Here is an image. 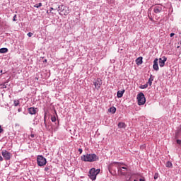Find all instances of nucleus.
Returning a JSON list of instances; mask_svg holds the SVG:
<instances>
[{
    "instance_id": "f257e3e1",
    "label": "nucleus",
    "mask_w": 181,
    "mask_h": 181,
    "mask_svg": "<svg viewBox=\"0 0 181 181\" xmlns=\"http://www.w3.org/2000/svg\"><path fill=\"white\" fill-rule=\"evenodd\" d=\"M98 159L100 158L95 153H87L81 157V160L83 162H97Z\"/></svg>"
},
{
    "instance_id": "f03ea898",
    "label": "nucleus",
    "mask_w": 181,
    "mask_h": 181,
    "mask_svg": "<svg viewBox=\"0 0 181 181\" xmlns=\"http://www.w3.org/2000/svg\"><path fill=\"white\" fill-rule=\"evenodd\" d=\"M101 172L100 169L91 168L89 170L88 177L91 179V180H95L97 179V175H98Z\"/></svg>"
},
{
    "instance_id": "7ed1b4c3",
    "label": "nucleus",
    "mask_w": 181,
    "mask_h": 181,
    "mask_svg": "<svg viewBox=\"0 0 181 181\" xmlns=\"http://www.w3.org/2000/svg\"><path fill=\"white\" fill-rule=\"evenodd\" d=\"M137 101L139 105H144V104L146 103V99L145 98L144 93L141 92L137 95Z\"/></svg>"
},
{
    "instance_id": "20e7f679",
    "label": "nucleus",
    "mask_w": 181,
    "mask_h": 181,
    "mask_svg": "<svg viewBox=\"0 0 181 181\" xmlns=\"http://www.w3.org/2000/svg\"><path fill=\"white\" fill-rule=\"evenodd\" d=\"M37 163L38 166H45L47 163V160L43 156H37Z\"/></svg>"
},
{
    "instance_id": "39448f33",
    "label": "nucleus",
    "mask_w": 181,
    "mask_h": 181,
    "mask_svg": "<svg viewBox=\"0 0 181 181\" xmlns=\"http://www.w3.org/2000/svg\"><path fill=\"white\" fill-rule=\"evenodd\" d=\"M1 155L3 158L5 159V160H10L12 158V153H11L9 151L6 150H3L1 151Z\"/></svg>"
},
{
    "instance_id": "423d86ee",
    "label": "nucleus",
    "mask_w": 181,
    "mask_h": 181,
    "mask_svg": "<svg viewBox=\"0 0 181 181\" xmlns=\"http://www.w3.org/2000/svg\"><path fill=\"white\" fill-rule=\"evenodd\" d=\"M102 84L103 82L100 78H98L95 81L93 82V85L95 86L96 90H100V87H101Z\"/></svg>"
},
{
    "instance_id": "0eeeda50",
    "label": "nucleus",
    "mask_w": 181,
    "mask_h": 181,
    "mask_svg": "<svg viewBox=\"0 0 181 181\" xmlns=\"http://www.w3.org/2000/svg\"><path fill=\"white\" fill-rule=\"evenodd\" d=\"M154 13H160L162 12V5L158 4L153 8Z\"/></svg>"
},
{
    "instance_id": "6e6552de",
    "label": "nucleus",
    "mask_w": 181,
    "mask_h": 181,
    "mask_svg": "<svg viewBox=\"0 0 181 181\" xmlns=\"http://www.w3.org/2000/svg\"><path fill=\"white\" fill-rule=\"evenodd\" d=\"M117 170L119 173H121V175H125V173L127 172V170H128V168H127V167L118 165Z\"/></svg>"
},
{
    "instance_id": "1a4fd4ad",
    "label": "nucleus",
    "mask_w": 181,
    "mask_h": 181,
    "mask_svg": "<svg viewBox=\"0 0 181 181\" xmlns=\"http://www.w3.org/2000/svg\"><path fill=\"white\" fill-rule=\"evenodd\" d=\"M158 62H159V59L158 58H156L153 61V69L156 71H158L159 70V65L158 64Z\"/></svg>"
},
{
    "instance_id": "9d476101",
    "label": "nucleus",
    "mask_w": 181,
    "mask_h": 181,
    "mask_svg": "<svg viewBox=\"0 0 181 181\" xmlns=\"http://www.w3.org/2000/svg\"><path fill=\"white\" fill-rule=\"evenodd\" d=\"M168 60L166 57H163L159 59V66L160 67H163L165 66V62Z\"/></svg>"
},
{
    "instance_id": "9b49d317",
    "label": "nucleus",
    "mask_w": 181,
    "mask_h": 181,
    "mask_svg": "<svg viewBox=\"0 0 181 181\" xmlns=\"http://www.w3.org/2000/svg\"><path fill=\"white\" fill-rule=\"evenodd\" d=\"M28 112L31 115H35L37 112V108L36 107H29Z\"/></svg>"
},
{
    "instance_id": "f8f14e48",
    "label": "nucleus",
    "mask_w": 181,
    "mask_h": 181,
    "mask_svg": "<svg viewBox=\"0 0 181 181\" xmlns=\"http://www.w3.org/2000/svg\"><path fill=\"white\" fill-rule=\"evenodd\" d=\"M124 93H125V90H118L117 93V98H121L124 95Z\"/></svg>"
},
{
    "instance_id": "ddd939ff",
    "label": "nucleus",
    "mask_w": 181,
    "mask_h": 181,
    "mask_svg": "<svg viewBox=\"0 0 181 181\" xmlns=\"http://www.w3.org/2000/svg\"><path fill=\"white\" fill-rule=\"evenodd\" d=\"M67 9V6L64 5H61L58 7V11H60V12H64Z\"/></svg>"
},
{
    "instance_id": "4468645a",
    "label": "nucleus",
    "mask_w": 181,
    "mask_h": 181,
    "mask_svg": "<svg viewBox=\"0 0 181 181\" xmlns=\"http://www.w3.org/2000/svg\"><path fill=\"white\" fill-rule=\"evenodd\" d=\"M142 57H139L136 59V64L139 65V64H142L143 61H142Z\"/></svg>"
},
{
    "instance_id": "2eb2a0df",
    "label": "nucleus",
    "mask_w": 181,
    "mask_h": 181,
    "mask_svg": "<svg viewBox=\"0 0 181 181\" xmlns=\"http://www.w3.org/2000/svg\"><path fill=\"white\" fill-rule=\"evenodd\" d=\"M109 111L112 114H115V112H117V108L115 107H112L109 109Z\"/></svg>"
},
{
    "instance_id": "dca6fc26",
    "label": "nucleus",
    "mask_w": 181,
    "mask_h": 181,
    "mask_svg": "<svg viewBox=\"0 0 181 181\" xmlns=\"http://www.w3.org/2000/svg\"><path fill=\"white\" fill-rule=\"evenodd\" d=\"M166 168H173V164H172V162L167 161L165 163Z\"/></svg>"
},
{
    "instance_id": "f3484780",
    "label": "nucleus",
    "mask_w": 181,
    "mask_h": 181,
    "mask_svg": "<svg viewBox=\"0 0 181 181\" xmlns=\"http://www.w3.org/2000/svg\"><path fill=\"white\" fill-rule=\"evenodd\" d=\"M0 53L4 54V53H8V48H1L0 49Z\"/></svg>"
},
{
    "instance_id": "a211bd4d",
    "label": "nucleus",
    "mask_w": 181,
    "mask_h": 181,
    "mask_svg": "<svg viewBox=\"0 0 181 181\" xmlns=\"http://www.w3.org/2000/svg\"><path fill=\"white\" fill-rule=\"evenodd\" d=\"M152 81H153V78H152V75H151V77L147 82L148 86H152Z\"/></svg>"
},
{
    "instance_id": "6ab92c4d",
    "label": "nucleus",
    "mask_w": 181,
    "mask_h": 181,
    "mask_svg": "<svg viewBox=\"0 0 181 181\" xmlns=\"http://www.w3.org/2000/svg\"><path fill=\"white\" fill-rule=\"evenodd\" d=\"M62 13H64V15H65V16H66V15L68 13H70V10L69 9V7H67V8L66 10H64V12H62Z\"/></svg>"
},
{
    "instance_id": "aec40b11",
    "label": "nucleus",
    "mask_w": 181,
    "mask_h": 181,
    "mask_svg": "<svg viewBox=\"0 0 181 181\" xmlns=\"http://www.w3.org/2000/svg\"><path fill=\"white\" fill-rule=\"evenodd\" d=\"M118 127L119 128H125V123H124V122L118 123Z\"/></svg>"
},
{
    "instance_id": "412c9836",
    "label": "nucleus",
    "mask_w": 181,
    "mask_h": 181,
    "mask_svg": "<svg viewBox=\"0 0 181 181\" xmlns=\"http://www.w3.org/2000/svg\"><path fill=\"white\" fill-rule=\"evenodd\" d=\"M140 88H141V90H144V88H148V83H146V84H144V85L140 86Z\"/></svg>"
},
{
    "instance_id": "4be33fe9",
    "label": "nucleus",
    "mask_w": 181,
    "mask_h": 181,
    "mask_svg": "<svg viewBox=\"0 0 181 181\" xmlns=\"http://www.w3.org/2000/svg\"><path fill=\"white\" fill-rule=\"evenodd\" d=\"M13 105H14V107H18V105H19V100H14Z\"/></svg>"
},
{
    "instance_id": "5701e85b",
    "label": "nucleus",
    "mask_w": 181,
    "mask_h": 181,
    "mask_svg": "<svg viewBox=\"0 0 181 181\" xmlns=\"http://www.w3.org/2000/svg\"><path fill=\"white\" fill-rule=\"evenodd\" d=\"M42 6V3L37 4L34 6V8H40Z\"/></svg>"
},
{
    "instance_id": "b1692460",
    "label": "nucleus",
    "mask_w": 181,
    "mask_h": 181,
    "mask_svg": "<svg viewBox=\"0 0 181 181\" xmlns=\"http://www.w3.org/2000/svg\"><path fill=\"white\" fill-rule=\"evenodd\" d=\"M158 177H159V173H156L154 174V179H155V180H156V179H158Z\"/></svg>"
},
{
    "instance_id": "393cba45",
    "label": "nucleus",
    "mask_w": 181,
    "mask_h": 181,
    "mask_svg": "<svg viewBox=\"0 0 181 181\" xmlns=\"http://www.w3.org/2000/svg\"><path fill=\"white\" fill-rule=\"evenodd\" d=\"M52 122H56V116H53L51 117Z\"/></svg>"
},
{
    "instance_id": "a878e982",
    "label": "nucleus",
    "mask_w": 181,
    "mask_h": 181,
    "mask_svg": "<svg viewBox=\"0 0 181 181\" xmlns=\"http://www.w3.org/2000/svg\"><path fill=\"white\" fill-rule=\"evenodd\" d=\"M16 18H17V16H16V14H15L14 16H13V22H16Z\"/></svg>"
},
{
    "instance_id": "bb28decb",
    "label": "nucleus",
    "mask_w": 181,
    "mask_h": 181,
    "mask_svg": "<svg viewBox=\"0 0 181 181\" xmlns=\"http://www.w3.org/2000/svg\"><path fill=\"white\" fill-rule=\"evenodd\" d=\"M50 170V167H45V172H49Z\"/></svg>"
},
{
    "instance_id": "cd10ccee",
    "label": "nucleus",
    "mask_w": 181,
    "mask_h": 181,
    "mask_svg": "<svg viewBox=\"0 0 181 181\" xmlns=\"http://www.w3.org/2000/svg\"><path fill=\"white\" fill-rule=\"evenodd\" d=\"M27 35L28 36V37H32V36H33V33H28L27 34Z\"/></svg>"
},
{
    "instance_id": "c85d7f7f",
    "label": "nucleus",
    "mask_w": 181,
    "mask_h": 181,
    "mask_svg": "<svg viewBox=\"0 0 181 181\" xmlns=\"http://www.w3.org/2000/svg\"><path fill=\"white\" fill-rule=\"evenodd\" d=\"M78 151L80 155H81V153H83V148H78Z\"/></svg>"
},
{
    "instance_id": "c756f323",
    "label": "nucleus",
    "mask_w": 181,
    "mask_h": 181,
    "mask_svg": "<svg viewBox=\"0 0 181 181\" xmlns=\"http://www.w3.org/2000/svg\"><path fill=\"white\" fill-rule=\"evenodd\" d=\"M4 132V129H2V126L0 125V134H2Z\"/></svg>"
},
{
    "instance_id": "7c9ffc66",
    "label": "nucleus",
    "mask_w": 181,
    "mask_h": 181,
    "mask_svg": "<svg viewBox=\"0 0 181 181\" xmlns=\"http://www.w3.org/2000/svg\"><path fill=\"white\" fill-rule=\"evenodd\" d=\"M177 144L178 145H181V140L177 139Z\"/></svg>"
},
{
    "instance_id": "2f4dec72",
    "label": "nucleus",
    "mask_w": 181,
    "mask_h": 181,
    "mask_svg": "<svg viewBox=\"0 0 181 181\" xmlns=\"http://www.w3.org/2000/svg\"><path fill=\"white\" fill-rule=\"evenodd\" d=\"M1 86V88H6V85L3 84V85H0Z\"/></svg>"
},
{
    "instance_id": "473e14b6",
    "label": "nucleus",
    "mask_w": 181,
    "mask_h": 181,
    "mask_svg": "<svg viewBox=\"0 0 181 181\" xmlns=\"http://www.w3.org/2000/svg\"><path fill=\"white\" fill-rule=\"evenodd\" d=\"M170 37H173V36H175V33H170Z\"/></svg>"
},
{
    "instance_id": "72a5a7b5",
    "label": "nucleus",
    "mask_w": 181,
    "mask_h": 181,
    "mask_svg": "<svg viewBox=\"0 0 181 181\" xmlns=\"http://www.w3.org/2000/svg\"><path fill=\"white\" fill-rule=\"evenodd\" d=\"M4 160V158L0 156V162H2Z\"/></svg>"
},
{
    "instance_id": "f704fd0d",
    "label": "nucleus",
    "mask_w": 181,
    "mask_h": 181,
    "mask_svg": "<svg viewBox=\"0 0 181 181\" xmlns=\"http://www.w3.org/2000/svg\"><path fill=\"white\" fill-rule=\"evenodd\" d=\"M139 181H145V178H140Z\"/></svg>"
},
{
    "instance_id": "c9c22d12",
    "label": "nucleus",
    "mask_w": 181,
    "mask_h": 181,
    "mask_svg": "<svg viewBox=\"0 0 181 181\" xmlns=\"http://www.w3.org/2000/svg\"><path fill=\"white\" fill-rule=\"evenodd\" d=\"M54 8H53L52 7L50 8V12H52V11H54Z\"/></svg>"
},
{
    "instance_id": "e433bc0d",
    "label": "nucleus",
    "mask_w": 181,
    "mask_h": 181,
    "mask_svg": "<svg viewBox=\"0 0 181 181\" xmlns=\"http://www.w3.org/2000/svg\"><path fill=\"white\" fill-rule=\"evenodd\" d=\"M31 138H33L35 136V134H30Z\"/></svg>"
},
{
    "instance_id": "4c0bfd02",
    "label": "nucleus",
    "mask_w": 181,
    "mask_h": 181,
    "mask_svg": "<svg viewBox=\"0 0 181 181\" xmlns=\"http://www.w3.org/2000/svg\"><path fill=\"white\" fill-rule=\"evenodd\" d=\"M46 62H47V59H45V62L46 63Z\"/></svg>"
},
{
    "instance_id": "58836bf2",
    "label": "nucleus",
    "mask_w": 181,
    "mask_h": 181,
    "mask_svg": "<svg viewBox=\"0 0 181 181\" xmlns=\"http://www.w3.org/2000/svg\"><path fill=\"white\" fill-rule=\"evenodd\" d=\"M47 13H49V11H47Z\"/></svg>"
},
{
    "instance_id": "ea45409f",
    "label": "nucleus",
    "mask_w": 181,
    "mask_h": 181,
    "mask_svg": "<svg viewBox=\"0 0 181 181\" xmlns=\"http://www.w3.org/2000/svg\"><path fill=\"white\" fill-rule=\"evenodd\" d=\"M0 73H2V70H1Z\"/></svg>"
},
{
    "instance_id": "a19ab883",
    "label": "nucleus",
    "mask_w": 181,
    "mask_h": 181,
    "mask_svg": "<svg viewBox=\"0 0 181 181\" xmlns=\"http://www.w3.org/2000/svg\"><path fill=\"white\" fill-rule=\"evenodd\" d=\"M177 47V49H179L180 47L178 46V47Z\"/></svg>"
}]
</instances>
